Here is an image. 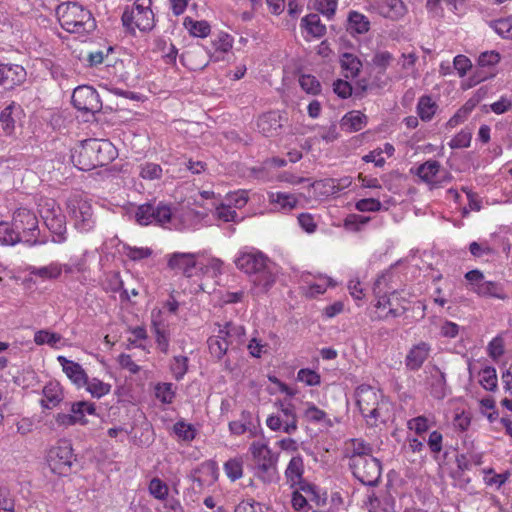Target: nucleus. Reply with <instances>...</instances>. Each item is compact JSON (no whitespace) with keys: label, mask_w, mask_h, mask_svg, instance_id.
<instances>
[{"label":"nucleus","mask_w":512,"mask_h":512,"mask_svg":"<svg viewBox=\"0 0 512 512\" xmlns=\"http://www.w3.org/2000/svg\"><path fill=\"white\" fill-rule=\"evenodd\" d=\"M257 127L266 137L278 135L282 128L281 116L274 111L265 113L258 118Z\"/></svg>","instance_id":"17"},{"label":"nucleus","mask_w":512,"mask_h":512,"mask_svg":"<svg viewBox=\"0 0 512 512\" xmlns=\"http://www.w3.org/2000/svg\"><path fill=\"white\" fill-rule=\"evenodd\" d=\"M280 417L284 423L283 431L287 434L294 433L297 428V415L295 412V406L286 401L279 402Z\"/></svg>","instance_id":"22"},{"label":"nucleus","mask_w":512,"mask_h":512,"mask_svg":"<svg viewBox=\"0 0 512 512\" xmlns=\"http://www.w3.org/2000/svg\"><path fill=\"white\" fill-rule=\"evenodd\" d=\"M393 59L394 57L390 52L380 51L374 55L372 62L377 68H380L384 71L390 65Z\"/></svg>","instance_id":"63"},{"label":"nucleus","mask_w":512,"mask_h":512,"mask_svg":"<svg viewBox=\"0 0 512 512\" xmlns=\"http://www.w3.org/2000/svg\"><path fill=\"white\" fill-rule=\"evenodd\" d=\"M197 254L174 252L168 256L167 266L169 269L182 273L186 278L195 275L197 268Z\"/></svg>","instance_id":"12"},{"label":"nucleus","mask_w":512,"mask_h":512,"mask_svg":"<svg viewBox=\"0 0 512 512\" xmlns=\"http://www.w3.org/2000/svg\"><path fill=\"white\" fill-rule=\"evenodd\" d=\"M340 65L346 78H355L359 75L362 62L352 53H343L340 57Z\"/></svg>","instance_id":"24"},{"label":"nucleus","mask_w":512,"mask_h":512,"mask_svg":"<svg viewBox=\"0 0 512 512\" xmlns=\"http://www.w3.org/2000/svg\"><path fill=\"white\" fill-rule=\"evenodd\" d=\"M333 91L340 98L346 99L352 95V86L348 81L338 79L333 83Z\"/></svg>","instance_id":"61"},{"label":"nucleus","mask_w":512,"mask_h":512,"mask_svg":"<svg viewBox=\"0 0 512 512\" xmlns=\"http://www.w3.org/2000/svg\"><path fill=\"white\" fill-rule=\"evenodd\" d=\"M71 413L75 416L77 424L86 425L88 420L85 418L86 414L95 415L96 405L88 401H78L71 405Z\"/></svg>","instance_id":"31"},{"label":"nucleus","mask_w":512,"mask_h":512,"mask_svg":"<svg viewBox=\"0 0 512 512\" xmlns=\"http://www.w3.org/2000/svg\"><path fill=\"white\" fill-rule=\"evenodd\" d=\"M75 456L69 442H60L52 447L47 456V463L51 471L58 475H67L71 469Z\"/></svg>","instance_id":"9"},{"label":"nucleus","mask_w":512,"mask_h":512,"mask_svg":"<svg viewBox=\"0 0 512 512\" xmlns=\"http://www.w3.org/2000/svg\"><path fill=\"white\" fill-rule=\"evenodd\" d=\"M234 512H265L263 504L253 500H243L236 507Z\"/></svg>","instance_id":"58"},{"label":"nucleus","mask_w":512,"mask_h":512,"mask_svg":"<svg viewBox=\"0 0 512 512\" xmlns=\"http://www.w3.org/2000/svg\"><path fill=\"white\" fill-rule=\"evenodd\" d=\"M208 349L212 357L221 360L227 353L228 347L233 346V341L225 338L224 334L218 330L216 335L210 336L207 340Z\"/></svg>","instance_id":"20"},{"label":"nucleus","mask_w":512,"mask_h":512,"mask_svg":"<svg viewBox=\"0 0 512 512\" xmlns=\"http://www.w3.org/2000/svg\"><path fill=\"white\" fill-rule=\"evenodd\" d=\"M349 462H355L358 458L372 457L373 446L361 438H353L348 442Z\"/></svg>","instance_id":"21"},{"label":"nucleus","mask_w":512,"mask_h":512,"mask_svg":"<svg viewBox=\"0 0 512 512\" xmlns=\"http://www.w3.org/2000/svg\"><path fill=\"white\" fill-rule=\"evenodd\" d=\"M29 272L31 275L43 280H55L62 274V264L53 262L43 267H31Z\"/></svg>","instance_id":"32"},{"label":"nucleus","mask_w":512,"mask_h":512,"mask_svg":"<svg viewBox=\"0 0 512 512\" xmlns=\"http://www.w3.org/2000/svg\"><path fill=\"white\" fill-rule=\"evenodd\" d=\"M219 329L228 341H233V345L239 346L244 342L245 328L242 325L227 322L224 326H220Z\"/></svg>","instance_id":"36"},{"label":"nucleus","mask_w":512,"mask_h":512,"mask_svg":"<svg viewBox=\"0 0 512 512\" xmlns=\"http://www.w3.org/2000/svg\"><path fill=\"white\" fill-rule=\"evenodd\" d=\"M174 432L185 441H191L195 438L194 428L184 422H177L174 425Z\"/></svg>","instance_id":"60"},{"label":"nucleus","mask_w":512,"mask_h":512,"mask_svg":"<svg viewBox=\"0 0 512 512\" xmlns=\"http://www.w3.org/2000/svg\"><path fill=\"white\" fill-rule=\"evenodd\" d=\"M355 207L360 212H376L381 209L382 204L377 199L365 198V199L359 200L356 203Z\"/></svg>","instance_id":"57"},{"label":"nucleus","mask_w":512,"mask_h":512,"mask_svg":"<svg viewBox=\"0 0 512 512\" xmlns=\"http://www.w3.org/2000/svg\"><path fill=\"white\" fill-rule=\"evenodd\" d=\"M87 391L95 398H101L107 395L111 390V385L105 383L97 378L89 379L87 377V382L85 383Z\"/></svg>","instance_id":"42"},{"label":"nucleus","mask_w":512,"mask_h":512,"mask_svg":"<svg viewBox=\"0 0 512 512\" xmlns=\"http://www.w3.org/2000/svg\"><path fill=\"white\" fill-rule=\"evenodd\" d=\"M297 380L308 386H316L320 384V375L311 369H300L297 373Z\"/></svg>","instance_id":"56"},{"label":"nucleus","mask_w":512,"mask_h":512,"mask_svg":"<svg viewBox=\"0 0 512 512\" xmlns=\"http://www.w3.org/2000/svg\"><path fill=\"white\" fill-rule=\"evenodd\" d=\"M184 25L189 29V32L196 37H206L210 33V25L207 21H194L191 18H186Z\"/></svg>","instance_id":"44"},{"label":"nucleus","mask_w":512,"mask_h":512,"mask_svg":"<svg viewBox=\"0 0 512 512\" xmlns=\"http://www.w3.org/2000/svg\"><path fill=\"white\" fill-rule=\"evenodd\" d=\"M472 290L481 297H492L501 300L507 297L503 286L495 281H484L478 287L472 288Z\"/></svg>","instance_id":"26"},{"label":"nucleus","mask_w":512,"mask_h":512,"mask_svg":"<svg viewBox=\"0 0 512 512\" xmlns=\"http://www.w3.org/2000/svg\"><path fill=\"white\" fill-rule=\"evenodd\" d=\"M197 472L205 473L209 475L211 478V482H215L218 478L217 466L214 461H207L201 465V468L196 470L194 474H192L191 479L194 483L197 484L199 489H202L205 485V480L201 477L196 476Z\"/></svg>","instance_id":"39"},{"label":"nucleus","mask_w":512,"mask_h":512,"mask_svg":"<svg viewBox=\"0 0 512 512\" xmlns=\"http://www.w3.org/2000/svg\"><path fill=\"white\" fill-rule=\"evenodd\" d=\"M47 228L53 234L52 241L62 243L66 240V218L60 211L50 210L44 217Z\"/></svg>","instance_id":"14"},{"label":"nucleus","mask_w":512,"mask_h":512,"mask_svg":"<svg viewBox=\"0 0 512 512\" xmlns=\"http://www.w3.org/2000/svg\"><path fill=\"white\" fill-rule=\"evenodd\" d=\"M456 464L460 471L471 470L473 466L482 464V453L469 451L456 456Z\"/></svg>","instance_id":"35"},{"label":"nucleus","mask_w":512,"mask_h":512,"mask_svg":"<svg viewBox=\"0 0 512 512\" xmlns=\"http://www.w3.org/2000/svg\"><path fill=\"white\" fill-rule=\"evenodd\" d=\"M26 79L25 69L16 64H0V86L13 88L20 85Z\"/></svg>","instance_id":"15"},{"label":"nucleus","mask_w":512,"mask_h":512,"mask_svg":"<svg viewBox=\"0 0 512 512\" xmlns=\"http://www.w3.org/2000/svg\"><path fill=\"white\" fill-rule=\"evenodd\" d=\"M95 150L97 167L111 163L117 156V150L109 140L96 139Z\"/></svg>","instance_id":"18"},{"label":"nucleus","mask_w":512,"mask_h":512,"mask_svg":"<svg viewBox=\"0 0 512 512\" xmlns=\"http://www.w3.org/2000/svg\"><path fill=\"white\" fill-rule=\"evenodd\" d=\"M57 361L61 364L66 376L78 387L87 382V374L79 363L68 360L64 356H58Z\"/></svg>","instance_id":"16"},{"label":"nucleus","mask_w":512,"mask_h":512,"mask_svg":"<svg viewBox=\"0 0 512 512\" xmlns=\"http://www.w3.org/2000/svg\"><path fill=\"white\" fill-rule=\"evenodd\" d=\"M336 7V0H315V8L328 18L334 15Z\"/></svg>","instance_id":"62"},{"label":"nucleus","mask_w":512,"mask_h":512,"mask_svg":"<svg viewBox=\"0 0 512 512\" xmlns=\"http://www.w3.org/2000/svg\"><path fill=\"white\" fill-rule=\"evenodd\" d=\"M299 84L301 88L312 95H317L321 91V84L317 78L310 74H302L299 77Z\"/></svg>","instance_id":"49"},{"label":"nucleus","mask_w":512,"mask_h":512,"mask_svg":"<svg viewBox=\"0 0 512 512\" xmlns=\"http://www.w3.org/2000/svg\"><path fill=\"white\" fill-rule=\"evenodd\" d=\"M96 139H87L72 151L73 164L82 171H90L97 168L95 159Z\"/></svg>","instance_id":"11"},{"label":"nucleus","mask_w":512,"mask_h":512,"mask_svg":"<svg viewBox=\"0 0 512 512\" xmlns=\"http://www.w3.org/2000/svg\"><path fill=\"white\" fill-rule=\"evenodd\" d=\"M0 243L4 245H15L22 243L18 230L14 227L13 222H0Z\"/></svg>","instance_id":"37"},{"label":"nucleus","mask_w":512,"mask_h":512,"mask_svg":"<svg viewBox=\"0 0 512 512\" xmlns=\"http://www.w3.org/2000/svg\"><path fill=\"white\" fill-rule=\"evenodd\" d=\"M304 473V461L300 455L294 456L288 463L285 470V477L291 487L296 486L297 483H301Z\"/></svg>","instance_id":"23"},{"label":"nucleus","mask_w":512,"mask_h":512,"mask_svg":"<svg viewBox=\"0 0 512 512\" xmlns=\"http://www.w3.org/2000/svg\"><path fill=\"white\" fill-rule=\"evenodd\" d=\"M235 264L261 292H267L276 281V265L260 251L241 253Z\"/></svg>","instance_id":"1"},{"label":"nucleus","mask_w":512,"mask_h":512,"mask_svg":"<svg viewBox=\"0 0 512 512\" xmlns=\"http://www.w3.org/2000/svg\"><path fill=\"white\" fill-rule=\"evenodd\" d=\"M500 61V54L496 51H485L479 55L478 64L481 67L494 66Z\"/></svg>","instance_id":"64"},{"label":"nucleus","mask_w":512,"mask_h":512,"mask_svg":"<svg viewBox=\"0 0 512 512\" xmlns=\"http://www.w3.org/2000/svg\"><path fill=\"white\" fill-rule=\"evenodd\" d=\"M67 212L74 227L80 232H88L94 226L93 210L89 200L82 194H73L67 199Z\"/></svg>","instance_id":"6"},{"label":"nucleus","mask_w":512,"mask_h":512,"mask_svg":"<svg viewBox=\"0 0 512 512\" xmlns=\"http://www.w3.org/2000/svg\"><path fill=\"white\" fill-rule=\"evenodd\" d=\"M435 373H431L430 377V393L438 400L443 399L446 396V378L445 374L438 368H433Z\"/></svg>","instance_id":"28"},{"label":"nucleus","mask_w":512,"mask_h":512,"mask_svg":"<svg viewBox=\"0 0 512 512\" xmlns=\"http://www.w3.org/2000/svg\"><path fill=\"white\" fill-rule=\"evenodd\" d=\"M302 23L308 33L314 37H322L326 33V27L320 21L318 14H308L302 19Z\"/></svg>","instance_id":"38"},{"label":"nucleus","mask_w":512,"mask_h":512,"mask_svg":"<svg viewBox=\"0 0 512 512\" xmlns=\"http://www.w3.org/2000/svg\"><path fill=\"white\" fill-rule=\"evenodd\" d=\"M249 451L252 455L254 476L264 483L273 482L277 475V455L273 454L269 446L262 441H254Z\"/></svg>","instance_id":"4"},{"label":"nucleus","mask_w":512,"mask_h":512,"mask_svg":"<svg viewBox=\"0 0 512 512\" xmlns=\"http://www.w3.org/2000/svg\"><path fill=\"white\" fill-rule=\"evenodd\" d=\"M379 12L386 18L396 20L405 14L406 8L401 0H385L380 5Z\"/></svg>","instance_id":"29"},{"label":"nucleus","mask_w":512,"mask_h":512,"mask_svg":"<svg viewBox=\"0 0 512 512\" xmlns=\"http://www.w3.org/2000/svg\"><path fill=\"white\" fill-rule=\"evenodd\" d=\"M367 124V116L360 111L348 112L341 120V127L348 132H356Z\"/></svg>","instance_id":"25"},{"label":"nucleus","mask_w":512,"mask_h":512,"mask_svg":"<svg viewBox=\"0 0 512 512\" xmlns=\"http://www.w3.org/2000/svg\"><path fill=\"white\" fill-rule=\"evenodd\" d=\"M269 201L278 205L279 210L290 211L297 206L298 200L293 194L283 192L269 193Z\"/></svg>","instance_id":"34"},{"label":"nucleus","mask_w":512,"mask_h":512,"mask_svg":"<svg viewBox=\"0 0 512 512\" xmlns=\"http://www.w3.org/2000/svg\"><path fill=\"white\" fill-rule=\"evenodd\" d=\"M62 339L60 334L49 332L47 330H39L34 335V342L37 345L48 344L55 347L58 342Z\"/></svg>","instance_id":"52"},{"label":"nucleus","mask_w":512,"mask_h":512,"mask_svg":"<svg viewBox=\"0 0 512 512\" xmlns=\"http://www.w3.org/2000/svg\"><path fill=\"white\" fill-rule=\"evenodd\" d=\"M139 175L145 180H158L163 175V169L159 164L146 162L140 165Z\"/></svg>","instance_id":"48"},{"label":"nucleus","mask_w":512,"mask_h":512,"mask_svg":"<svg viewBox=\"0 0 512 512\" xmlns=\"http://www.w3.org/2000/svg\"><path fill=\"white\" fill-rule=\"evenodd\" d=\"M21 111V107L15 102L10 103L0 113V124L5 135H12L15 129V112Z\"/></svg>","instance_id":"27"},{"label":"nucleus","mask_w":512,"mask_h":512,"mask_svg":"<svg viewBox=\"0 0 512 512\" xmlns=\"http://www.w3.org/2000/svg\"><path fill=\"white\" fill-rule=\"evenodd\" d=\"M13 225L21 236L22 243L34 246L41 243L38 218L35 213L26 208H19L13 214Z\"/></svg>","instance_id":"7"},{"label":"nucleus","mask_w":512,"mask_h":512,"mask_svg":"<svg viewBox=\"0 0 512 512\" xmlns=\"http://www.w3.org/2000/svg\"><path fill=\"white\" fill-rule=\"evenodd\" d=\"M355 397L356 404L369 426L386 421L389 402L380 390L363 384L356 389Z\"/></svg>","instance_id":"2"},{"label":"nucleus","mask_w":512,"mask_h":512,"mask_svg":"<svg viewBox=\"0 0 512 512\" xmlns=\"http://www.w3.org/2000/svg\"><path fill=\"white\" fill-rule=\"evenodd\" d=\"M347 29L351 33L364 34L370 29V22L368 18L356 11H351L348 16Z\"/></svg>","instance_id":"33"},{"label":"nucleus","mask_w":512,"mask_h":512,"mask_svg":"<svg viewBox=\"0 0 512 512\" xmlns=\"http://www.w3.org/2000/svg\"><path fill=\"white\" fill-rule=\"evenodd\" d=\"M471 139L472 133L463 129L451 139L449 146L452 149L467 148L470 146Z\"/></svg>","instance_id":"55"},{"label":"nucleus","mask_w":512,"mask_h":512,"mask_svg":"<svg viewBox=\"0 0 512 512\" xmlns=\"http://www.w3.org/2000/svg\"><path fill=\"white\" fill-rule=\"evenodd\" d=\"M431 352V346L421 341L413 345L405 357V366L410 371H418L427 360Z\"/></svg>","instance_id":"13"},{"label":"nucleus","mask_w":512,"mask_h":512,"mask_svg":"<svg viewBox=\"0 0 512 512\" xmlns=\"http://www.w3.org/2000/svg\"><path fill=\"white\" fill-rule=\"evenodd\" d=\"M56 14L61 27L69 33L84 35L96 29V21L92 13L76 2L60 4Z\"/></svg>","instance_id":"3"},{"label":"nucleus","mask_w":512,"mask_h":512,"mask_svg":"<svg viewBox=\"0 0 512 512\" xmlns=\"http://www.w3.org/2000/svg\"><path fill=\"white\" fill-rule=\"evenodd\" d=\"M113 51V48L109 46L106 48V51L96 50L91 51L87 55V62L90 67H96L102 64L106 57H108L109 53Z\"/></svg>","instance_id":"59"},{"label":"nucleus","mask_w":512,"mask_h":512,"mask_svg":"<svg viewBox=\"0 0 512 512\" xmlns=\"http://www.w3.org/2000/svg\"><path fill=\"white\" fill-rule=\"evenodd\" d=\"M170 370L176 380H181L188 370V358L186 356H174Z\"/></svg>","instance_id":"50"},{"label":"nucleus","mask_w":512,"mask_h":512,"mask_svg":"<svg viewBox=\"0 0 512 512\" xmlns=\"http://www.w3.org/2000/svg\"><path fill=\"white\" fill-rule=\"evenodd\" d=\"M123 253L132 261H140L149 258L153 251L149 247H135L125 244L123 245Z\"/></svg>","instance_id":"46"},{"label":"nucleus","mask_w":512,"mask_h":512,"mask_svg":"<svg viewBox=\"0 0 512 512\" xmlns=\"http://www.w3.org/2000/svg\"><path fill=\"white\" fill-rule=\"evenodd\" d=\"M489 26L502 38L512 39V16L489 22Z\"/></svg>","instance_id":"40"},{"label":"nucleus","mask_w":512,"mask_h":512,"mask_svg":"<svg viewBox=\"0 0 512 512\" xmlns=\"http://www.w3.org/2000/svg\"><path fill=\"white\" fill-rule=\"evenodd\" d=\"M224 471L231 481L240 479L243 475V461L241 458L229 459L224 464Z\"/></svg>","instance_id":"45"},{"label":"nucleus","mask_w":512,"mask_h":512,"mask_svg":"<svg viewBox=\"0 0 512 512\" xmlns=\"http://www.w3.org/2000/svg\"><path fill=\"white\" fill-rule=\"evenodd\" d=\"M155 395L162 403L170 404L173 402L175 392L171 383H159L155 387Z\"/></svg>","instance_id":"53"},{"label":"nucleus","mask_w":512,"mask_h":512,"mask_svg":"<svg viewBox=\"0 0 512 512\" xmlns=\"http://www.w3.org/2000/svg\"><path fill=\"white\" fill-rule=\"evenodd\" d=\"M154 204L146 203L140 205L135 213L136 221L140 225H149L153 223Z\"/></svg>","instance_id":"51"},{"label":"nucleus","mask_w":512,"mask_h":512,"mask_svg":"<svg viewBox=\"0 0 512 512\" xmlns=\"http://www.w3.org/2000/svg\"><path fill=\"white\" fill-rule=\"evenodd\" d=\"M148 490L150 495L161 501L165 500L169 493L167 484L157 477L150 480Z\"/></svg>","instance_id":"47"},{"label":"nucleus","mask_w":512,"mask_h":512,"mask_svg":"<svg viewBox=\"0 0 512 512\" xmlns=\"http://www.w3.org/2000/svg\"><path fill=\"white\" fill-rule=\"evenodd\" d=\"M437 105L429 96H422L419 99L417 110L418 115L423 121H430L434 116Z\"/></svg>","instance_id":"41"},{"label":"nucleus","mask_w":512,"mask_h":512,"mask_svg":"<svg viewBox=\"0 0 512 512\" xmlns=\"http://www.w3.org/2000/svg\"><path fill=\"white\" fill-rule=\"evenodd\" d=\"M441 165L436 160H428L417 168V175L426 183L437 185L435 177L440 172Z\"/></svg>","instance_id":"30"},{"label":"nucleus","mask_w":512,"mask_h":512,"mask_svg":"<svg viewBox=\"0 0 512 512\" xmlns=\"http://www.w3.org/2000/svg\"><path fill=\"white\" fill-rule=\"evenodd\" d=\"M73 106L83 112L97 113L102 109V103L97 91L90 86H79L72 94Z\"/></svg>","instance_id":"10"},{"label":"nucleus","mask_w":512,"mask_h":512,"mask_svg":"<svg viewBox=\"0 0 512 512\" xmlns=\"http://www.w3.org/2000/svg\"><path fill=\"white\" fill-rule=\"evenodd\" d=\"M370 221V217L362 216L359 214H349L344 219V227L349 231H359L362 226Z\"/></svg>","instance_id":"54"},{"label":"nucleus","mask_w":512,"mask_h":512,"mask_svg":"<svg viewBox=\"0 0 512 512\" xmlns=\"http://www.w3.org/2000/svg\"><path fill=\"white\" fill-rule=\"evenodd\" d=\"M353 476L366 486H377L382 473V465L375 457L358 458L355 462H349Z\"/></svg>","instance_id":"8"},{"label":"nucleus","mask_w":512,"mask_h":512,"mask_svg":"<svg viewBox=\"0 0 512 512\" xmlns=\"http://www.w3.org/2000/svg\"><path fill=\"white\" fill-rule=\"evenodd\" d=\"M152 0H136L130 8L122 14V23L127 31L134 35L136 29L149 32L155 26L154 13L151 9Z\"/></svg>","instance_id":"5"},{"label":"nucleus","mask_w":512,"mask_h":512,"mask_svg":"<svg viewBox=\"0 0 512 512\" xmlns=\"http://www.w3.org/2000/svg\"><path fill=\"white\" fill-rule=\"evenodd\" d=\"M43 399L41 405L43 408L52 409L56 407L63 400V391L56 381L48 382L43 388Z\"/></svg>","instance_id":"19"},{"label":"nucleus","mask_w":512,"mask_h":512,"mask_svg":"<svg viewBox=\"0 0 512 512\" xmlns=\"http://www.w3.org/2000/svg\"><path fill=\"white\" fill-rule=\"evenodd\" d=\"M480 384L487 391H495L497 389V374L494 367L486 366L480 371Z\"/></svg>","instance_id":"43"}]
</instances>
